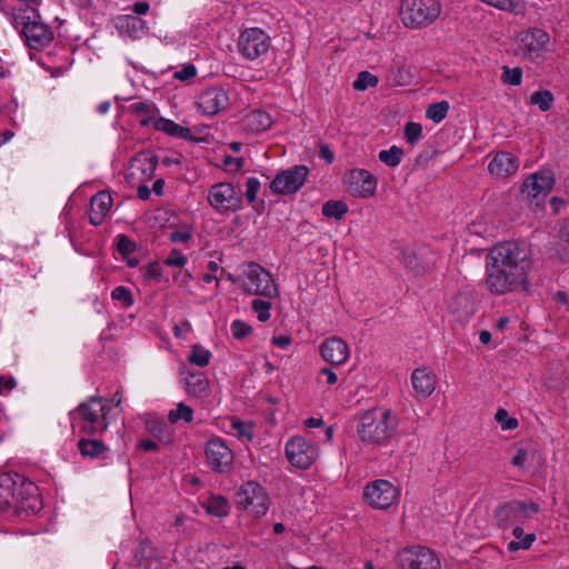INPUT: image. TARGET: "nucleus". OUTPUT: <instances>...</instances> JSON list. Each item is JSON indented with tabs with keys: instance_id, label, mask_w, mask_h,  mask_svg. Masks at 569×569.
Returning a JSON list of instances; mask_svg holds the SVG:
<instances>
[{
	"instance_id": "bf43d9fd",
	"label": "nucleus",
	"mask_w": 569,
	"mask_h": 569,
	"mask_svg": "<svg viewBox=\"0 0 569 569\" xmlns=\"http://www.w3.org/2000/svg\"><path fill=\"white\" fill-rule=\"evenodd\" d=\"M169 238L172 242H182L183 243L191 239V233L189 231L174 230V231L170 232Z\"/></svg>"
},
{
	"instance_id": "0eeeda50",
	"label": "nucleus",
	"mask_w": 569,
	"mask_h": 569,
	"mask_svg": "<svg viewBox=\"0 0 569 569\" xmlns=\"http://www.w3.org/2000/svg\"><path fill=\"white\" fill-rule=\"evenodd\" d=\"M398 569H440V560L436 553L423 546H408L395 557Z\"/></svg>"
},
{
	"instance_id": "a211bd4d",
	"label": "nucleus",
	"mask_w": 569,
	"mask_h": 569,
	"mask_svg": "<svg viewBox=\"0 0 569 569\" xmlns=\"http://www.w3.org/2000/svg\"><path fill=\"white\" fill-rule=\"evenodd\" d=\"M350 194L360 198H369L375 194L377 188L376 177L365 169L351 170L345 179Z\"/></svg>"
},
{
	"instance_id": "b1692460",
	"label": "nucleus",
	"mask_w": 569,
	"mask_h": 569,
	"mask_svg": "<svg viewBox=\"0 0 569 569\" xmlns=\"http://www.w3.org/2000/svg\"><path fill=\"white\" fill-rule=\"evenodd\" d=\"M112 206V197L108 191H99L90 200L89 220L93 226L102 223Z\"/></svg>"
},
{
	"instance_id": "e433bc0d",
	"label": "nucleus",
	"mask_w": 569,
	"mask_h": 569,
	"mask_svg": "<svg viewBox=\"0 0 569 569\" xmlns=\"http://www.w3.org/2000/svg\"><path fill=\"white\" fill-rule=\"evenodd\" d=\"M193 419V409L183 402H179L174 410H170L168 413V420L171 423H177L179 420L191 422Z\"/></svg>"
},
{
	"instance_id": "6e6d98bb",
	"label": "nucleus",
	"mask_w": 569,
	"mask_h": 569,
	"mask_svg": "<svg viewBox=\"0 0 569 569\" xmlns=\"http://www.w3.org/2000/svg\"><path fill=\"white\" fill-rule=\"evenodd\" d=\"M528 459L527 450L523 448H519L511 459V465L518 468L523 469Z\"/></svg>"
},
{
	"instance_id": "aec40b11",
	"label": "nucleus",
	"mask_w": 569,
	"mask_h": 569,
	"mask_svg": "<svg viewBox=\"0 0 569 569\" xmlns=\"http://www.w3.org/2000/svg\"><path fill=\"white\" fill-rule=\"evenodd\" d=\"M320 351L322 358L333 366L342 365L349 358V348L347 343L338 337H330L326 339L321 343Z\"/></svg>"
},
{
	"instance_id": "c9c22d12",
	"label": "nucleus",
	"mask_w": 569,
	"mask_h": 569,
	"mask_svg": "<svg viewBox=\"0 0 569 569\" xmlns=\"http://www.w3.org/2000/svg\"><path fill=\"white\" fill-rule=\"evenodd\" d=\"M348 211V206L343 201H327L322 206V214L327 218L341 219Z\"/></svg>"
},
{
	"instance_id": "ddd939ff",
	"label": "nucleus",
	"mask_w": 569,
	"mask_h": 569,
	"mask_svg": "<svg viewBox=\"0 0 569 569\" xmlns=\"http://www.w3.org/2000/svg\"><path fill=\"white\" fill-rule=\"evenodd\" d=\"M308 172L309 170L306 166H295L278 173L270 183V189L277 194L295 193L305 183Z\"/></svg>"
},
{
	"instance_id": "f03ea898",
	"label": "nucleus",
	"mask_w": 569,
	"mask_h": 569,
	"mask_svg": "<svg viewBox=\"0 0 569 569\" xmlns=\"http://www.w3.org/2000/svg\"><path fill=\"white\" fill-rule=\"evenodd\" d=\"M38 487L19 473L0 475V512H36L40 509Z\"/></svg>"
},
{
	"instance_id": "473e14b6",
	"label": "nucleus",
	"mask_w": 569,
	"mask_h": 569,
	"mask_svg": "<svg viewBox=\"0 0 569 569\" xmlns=\"http://www.w3.org/2000/svg\"><path fill=\"white\" fill-rule=\"evenodd\" d=\"M206 509L208 513L216 517H226L229 513L228 501L222 496H212L207 500Z\"/></svg>"
},
{
	"instance_id": "c03bdc74",
	"label": "nucleus",
	"mask_w": 569,
	"mask_h": 569,
	"mask_svg": "<svg viewBox=\"0 0 569 569\" xmlns=\"http://www.w3.org/2000/svg\"><path fill=\"white\" fill-rule=\"evenodd\" d=\"M495 418L501 425L503 430H511L518 427V420L516 418L509 417V413L506 409H498Z\"/></svg>"
},
{
	"instance_id": "864d4df0",
	"label": "nucleus",
	"mask_w": 569,
	"mask_h": 569,
	"mask_svg": "<svg viewBox=\"0 0 569 569\" xmlns=\"http://www.w3.org/2000/svg\"><path fill=\"white\" fill-rule=\"evenodd\" d=\"M162 276V268L159 262L153 261L147 266L144 277L150 280H158Z\"/></svg>"
},
{
	"instance_id": "5701e85b",
	"label": "nucleus",
	"mask_w": 569,
	"mask_h": 569,
	"mask_svg": "<svg viewBox=\"0 0 569 569\" xmlns=\"http://www.w3.org/2000/svg\"><path fill=\"white\" fill-rule=\"evenodd\" d=\"M449 313L460 323L470 320L475 312V302L467 293H458L452 297L448 306Z\"/></svg>"
},
{
	"instance_id": "37998d69",
	"label": "nucleus",
	"mask_w": 569,
	"mask_h": 569,
	"mask_svg": "<svg viewBox=\"0 0 569 569\" xmlns=\"http://www.w3.org/2000/svg\"><path fill=\"white\" fill-rule=\"evenodd\" d=\"M252 309L257 312L259 321L264 322L270 318L271 302L261 299H254L252 301Z\"/></svg>"
},
{
	"instance_id": "4d7b16f0",
	"label": "nucleus",
	"mask_w": 569,
	"mask_h": 569,
	"mask_svg": "<svg viewBox=\"0 0 569 569\" xmlns=\"http://www.w3.org/2000/svg\"><path fill=\"white\" fill-rule=\"evenodd\" d=\"M406 266L413 271L415 274H421L426 271L427 267L422 263H418L416 257H408Z\"/></svg>"
},
{
	"instance_id": "a878e982",
	"label": "nucleus",
	"mask_w": 569,
	"mask_h": 569,
	"mask_svg": "<svg viewBox=\"0 0 569 569\" xmlns=\"http://www.w3.org/2000/svg\"><path fill=\"white\" fill-rule=\"evenodd\" d=\"M241 128L249 133H260L272 124L270 114L263 110H251L241 119Z\"/></svg>"
},
{
	"instance_id": "1a4fd4ad",
	"label": "nucleus",
	"mask_w": 569,
	"mask_h": 569,
	"mask_svg": "<svg viewBox=\"0 0 569 569\" xmlns=\"http://www.w3.org/2000/svg\"><path fill=\"white\" fill-rule=\"evenodd\" d=\"M237 47L244 59L253 61L268 54L271 39L260 28H248L240 33Z\"/></svg>"
},
{
	"instance_id": "bb28decb",
	"label": "nucleus",
	"mask_w": 569,
	"mask_h": 569,
	"mask_svg": "<svg viewBox=\"0 0 569 569\" xmlns=\"http://www.w3.org/2000/svg\"><path fill=\"white\" fill-rule=\"evenodd\" d=\"M116 27L120 33L133 39L141 38L147 29L146 21L133 14L119 17Z\"/></svg>"
},
{
	"instance_id": "cd10ccee",
	"label": "nucleus",
	"mask_w": 569,
	"mask_h": 569,
	"mask_svg": "<svg viewBox=\"0 0 569 569\" xmlns=\"http://www.w3.org/2000/svg\"><path fill=\"white\" fill-rule=\"evenodd\" d=\"M157 168V159L149 154H139L131 160L129 176L136 178L141 176L142 180H149L153 177Z\"/></svg>"
},
{
	"instance_id": "13d9d810",
	"label": "nucleus",
	"mask_w": 569,
	"mask_h": 569,
	"mask_svg": "<svg viewBox=\"0 0 569 569\" xmlns=\"http://www.w3.org/2000/svg\"><path fill=\"white\" fill-rule=\"evenodd\" d=\"M153 104L152 103H149V102H137V103H133L132 104V109L138 113V114H147V116H151L152 112H153Z\"/></svg>"
},
{
	"instance_id": "4c0bfd02",
	"label": "nucleus",
	"mask_w": 569,
	"mask_h": 569,
	"mask_svg": "<svg viewBox=\"0 0 569 569\" xmlns=\"http://www.w3.org/2000/svg\"><path fill=\"white\" fill-rule=\"evenodd\" d=\"M482 2L496 7L500 10H508L516 14L525 11V4L521 0H481Z\"/></svg>"
},
{
	"instance_id": "412c9836",
	"label": "nucleus",
	"mask_w": 569,
	"mask_h": 569,
	"mask_svg": "<svg viewBox=\"0 0 569 569\" xmlns=\"http://www.w3.org/2000/svg\"><path fill=\"white\" fill-rule=\"evenodd\" d=\"M519 167V160L516 156L507 151L497 152L488 166L491 176L496 178H508L516 173Z\"/></svg>"
},
{
	"instance_id": "c756f323",
	"label": "nucleus",
	"mask_w": 569,
	"mask_h": 569,
	"mask_svg": "<svg viewBox=\"0 0 569 569\" xmlns=\"http://www.w3.org/2000/svg\"><path fill=\"white\" fill-rule=\"evenodd\" d=\"M187 392L196 398L208 396L209 381L202 373H190L186 379Z\"/></svg>"
},
{
	"instance_id": "69168bd1",
	"label": "nucleus",
	"mask_w": 569,
	"mask_h": 569,
	"mask_svg": "<svg viewBox=\"0 0 569 569\" xmlns=\"http://www.w3.org/2000/svg\"><path fill=\"white\" fill-rule=\"evenodd\" d=\"M272 343L280 348H286L291 343V338L289 336L273 337Z\"/></svg>"
},
{
	"instance_id": "3c124183",
	"label": "nucleus",
	"mask_w": 569,
	"mask_h": 569,
	"mask_svg": "<svg viewBox=\"0 0 569 569\" xmlns=\"http://www.w3.org/2000/svg\"><path fill=\"white\" fill-rule=\"evenodd\" d=\"M187 262L186 257L177 249L170 251L163 263L168 267L183 268Z\"/></svg>"
},
{
	"instance_id": "2f4dec72",
	"label": "nucleus",
	"mask_w": 569,
	"mask_h": 569,
	"mask_svg": "<svg viewBox=\"0 0 569 569\" xmlns=\"http://www.w3.org/2000/svg\"><path fill=\"white\" fill-rule=\"evenodd\" d=\"M78 449L82 457L89 458H99L108 450L104 443L97 439L79 440Z\"/></svg>"
},
{
	"instance_id": "338daca9",
	"label": "nucleus",
	"mask_w": 569,
	"mask_h": 569,
	"mask_svg": "<svg viewBox=\"0 0 569 569\" xmlns=\"http://www.w3.org/2000/svg\"><path fill=\"white\" fill-rule=\"evenodd\" d=\"M139 447L144 451H157L159 449L158 445L150 439L140 441Z\"/></svg>"
},
{
	"instance_id": "603ef678",
	"label": "nucleus",
	"mask_w": 569,
	"mask_h": 569,
	"mask_svg": "<svg viewBox=\"0 0 569 569\" xmlns=\"http://www.w3.org/2000/svg\"><path fill=\"white\" fill-rule=\"evenodd\" d=\"M232 429L237 432L239 438H246L250 440L252 438V426L240 420H233L231 422Z\"/></svg>"
},
{
	"instance_id": "4468645a",
	"label": "nucleus",
	"mask_w": 569,
	"mask_h": 569,
	"mask_svg": "<svg viewBox=\"0 0 569 569\" xmlns=\"http://www.w3.org/2000/svg\"><path fill=\"white\" fill-rule=\"evenodd\" d=\"M39 13L36 9H31V14L27 17L21 30L28 47L31 49H41L49 44L53 38L52 31L44 23L37 21Z\"/></svg>"
},
{
	"instance_id": "49530a36",
	"label": "nucleus",
	"mask_w": 569,
	"mask_h": 569,
	"mask_svg": "<svg viewBox=\"0 0 569 569\" xmlns=\"http://www.w3.org/2000/svg\"><path fill=\"white\" fill-rule=\"evenodd\" d=\"M111 297L120 301L124 307H130L133 303L130 290L123 286L116 287L111 292Z\"/></svg>"
},
{
	"instance_id": "7c9ffc66",
	"label": "nucleus",
	"mask_w": 569,
	"mask_h": 569,
	"mask_svg": "<svg viewBox=\"0 0 569 569\" xmlns=\"http://www.w3.org/2000/svg\"><path fill=\"white\" fill-rule=\"evenodd\" d=\"M512 536L515 537V540L508 542V550L511 552H515L520 549H529L531 545L536 541V535L527 533L525 535L523 527L516 526L512 528Z\"/></svg>"
},
{
	"instance_id": "c85d7f7f",
	"label": "nucleus",
	"mask_w": 569,
	"mask_h": 569,
	"mask_svg": "<svg viewBox=\"0 0 569 569\" xmlns=\"http://www.w3.org/2000/svg\"><path fill=\"white\" fill-rule=\"evenodd\" d=\"M150 121H152L151 117L148 119H142L141 124L148 126L150 123ZM153 127L157 130L163 131L172 137H178V138H182L186 140L192 139L191 130L189 128L181 127L178 123H176L169 119H164V118L153 119Z\"/></svg>"
},
{
	"instance_id": "7ed1b4c3",
	"label": "nucleus",
	"mask_w": 569,
	"mask_h": 569,
	"mask_svg": "<svg viewBox=\"0 0 569 569\" xmlns=\"http://www.w3.org/2000/svg\"><path fill=\"white\" fill-rule=\"evenodd\" d=\"M398 425V417L390 410L373 408L359 417L357 433L363 443L388 446L397 435Z\"/></svg>"
},
{
	"instance_id": "20e7f679",
	"label": "nucleus",
	"mask_w": 569,
	"mask_h": 569,
	"mask_svg": "<svg viewBox=\"0 0 569 569\" xmlns=\"http://www.w3.org/2000/svg\"><path fill=\"white\" fill-rule=\"evenodd\" d=\"M439 0H401L399 16L408 29H423L432 24L441 14Z\"/></svg>"
},
{
	"instance_id": "f3484780",
	"label": "nucleus",
	"mask_w": 569,
	"mask_h": 569,
	"mask_svg": "<svg viewBox=\"0 0 569 569\" xmlns=\"http://www.w3.org/2000/svg\"><path fill=\"white\" fill-rule=\"evenodd\" d=\"M206 458L213 471L227 472L232 465L233 453L221 439L214 438L206 445Z\"/></svg>"
},
{
	"instance_id": "a19ab883",
	"label": "nucleus",
	"mask_w": 569,
	"mask_h": 569,
	"mask_svg": "<svg viewBox=\"0 0 569 569\" xmlns=\"http://www.w3.org/2000/svg\"><path fill=\"white\" fill-rule=\"evenodd\" d=\"M378 84V78L369 71H361L357 80L353 82V88L358 91H363L370 87Z\"/></svg>"
},
{
	"instance_id": "9d476101",
	"label": "nucleus",
	"mask_w": 569,
	"mask_h": 569,
	"mask_svg": "<svg viewBox=\"0 0 569 569\" xmlns=\"http://www.w3.org/2000/svg\"><path fill=\"white\" fill-rule=\"evenodd\" d=\"M236 503L254 517L266 515L269 509V498L263 488L253 481L243 483L236 492Z\"/></svg>"
},
{
	"instance_id": "6ab92c4d",
	"label": "nucleus",
	"mask_w": 569,
	"mask_h": 569,
	"mask_svg": "<svg viewBox=\"0 0 569 569\" xmlns=\"http://www.w3.org/2000/svg\"><path fill=\"white\" fill-rule=\"evenodd\" d=\"M229 104L227 92L220 88H208L199 97V109L209 116H214L224 110Z\"/></svg>"
},
{
	"instance_id": "f704fd0d",
	"label": "nucleus",
	"mask_w": 569,
	"mask_h": 569,
	"mask_svg": "<svg viewBox=\"0 0 569 569\" xmlns=\"http://www.w3.org/2000/svg\"><path fill=\"white\" fill-rule=\"evenodd\" d=\"M211 359V352L200 345H193L188 361L198 367H206Z\"/></svg>"
},
{
	"instance_id": "a18cd8bd",
	"label": "nucleus",
	"mask_w": 569,
	"mask_h": 569,
	"mask_svg": "<svg viewBox=\"0 0 569 569\" xmlns=\"http://www.w3.org/2000/svg\"><path fill=\"white\" fill-rule=\"evenodd\" d=\"M421 133L422 128L419 123L408 122L405 126V138L411 146H413L421 138Z\"/></svg>"
},
{
	"instance_id": "052dcab7",
	"label": "nucleus",
	"mask_w": 569,
	"mask_h": 569,
	"mask_svg": "<svg viewBox=\"0 0 569 569\" xmlns=\"http://www.w3.org/2000/svg\"><path fill=\"white\" fill-rule=\"evenodd\" d=\"M16 380L11 377L0 376V393L10 391L16 387Z\"/></svg>"
},
{
	"instance_id": "9b49d317",
	"label": "nucleus",
	"mask_w": 569,
	"mask_h": 569,
	"mask_svg": "<svg viewBox=\"0 0 569 569\" xmlns=\"http://www.w3.org/2000/svg\"><path fill=\"white\" fill-rule=\"evenodd\" d=\"M399 497V490L390 481L379 479L368 483L363 489V499L373 508L387 509Z\"/></svg>"
},
{
	"instance_id": "e2e57ef3",
	"label": "nucleus",
	"mask_w": 569,
	"mask_h": 569,
	"mask_svg": "<svg viewBox=\"0 0 569 569\" xmlns=\"http://www.w3.org/2000/svg\"><path fill=\"white\" fill-rule=\"evenodd\" d=\"M149 3L146 1L136 2L132 6V11L137 16L146 14L149 10Z\"/></svg>"
},
{
	"instance_id": "0e129e2a",
	"label": "nucleus",
	"mask_w": 569,
	"mask_h": 569,
	"mask_svg": "<svg viewBox=\"0 0 569 569\" xmlns=\"http://www.w3.org/2000/svg\"><path fill=\"white\" fill-rule=\"evenodd\" d=\"M320 375L326 377L328 385H335L338 380L337 375L330 368H322Z\"/></svg>"
},
{
	"instance_id": "2eb2a0df",
	"label": "nucleus",
	"mask_w": 569,
	"mask_h": 569,
	"mask_svg": "<svg viewBox=\"0 0 569 569\" xmlns=\"http://www.w3.org/2000/svg\"><path fill=\"white\" fill-rule=\"evenodd\" d=\"M286 456L292 466L299 469H307L316 460L318 450L303 438L293 437L286 446Z\"/></svg>"
},
{
	"instance_id": "dca6fc26",
	"label": "nucleus",
	"mask_w": 569,
	"mask_h": 569,
	"mask_svg": "<svg viewBox=\"0 0 569 569\" xmlns=\"http://www.w3.org/2000/svg\"><path fill=\"white\" fill-rule=\"evenodd\" d=\"M555 183V174L549 169L540 170L527 178L522 186L521 192L527 199H543L552 189Z\"/></svg>"
},
{
	"instance_id": "8fccbe9b",
	"label": "nucleus",
	"mask_w": 569,
	"mask_h": 569,
	"mask_svg": "<svg viewBox=\"0 0 569 569\" xmlns=\"http://www.w3.org/2000/svg\"><path fill=\"white\" fill-rule=\"evenodd\" d=\"M260 190V181L254 178V177H251L247 180V183H246V199L249 203H253L256 200H257V194Z\"/></svg>"
},
{
	"instance_id": "72a5a7b5",
	"label": "nucleus",
	"mask_w": 569,
	"mask_h": 569,
	"mask_svg": "<svg viewBox=\"0 0 569 569\" xmlns=\"http://www.w3.org/2000/svg\"><path fill=\"white\" fill-rule=\"evenodd\" d=\"M553 102V93L549 90H538L530 96V103L538 106L542 112L549 111Z\"/></svg>"
},
{
	"instance_id": "423d86ee",
	"label": "nucleus",
	"mask_w": 569,
	"mask_h": 569,
	"mask_svg": "<svg viewBox=\"0 0 569 569\" xmlns=\"http://www.w3.org/2000/svg\"><path fill=\"white\" fill-rule=\"evenodd\" d=\"M76 412L82 418L81 432L97 435L108 428V409L101 397H91L87 402L81 403Z\"/></svg>"
},
{
	"instance_id": "ea45409f",
	"label": "nucleus",
	"mask_w": 569,
	"mask_h": 569,
	"mask_svg": "<svg viewBox=\"0 0 569 569\" xmlns=\"http://www.w3.org/2000/svg\"><path fill=\"white\" fill-rule=\"evenodd\" d=\"M449 110V103L447 101H440L437 103H432L428 107L426 116L431 119L433 122H441Z\"/></svg>"
},
{
	"instance_id": "58836bf2",
	"label": "nucleus",
	"mask_w": 569,
	"mask_h": 569,
	"mask_svg": "<svg viewBox=\"0 0 569 569\" xmlns=\"http://www.w3.org/2000/svg\"><path fill=\"white\" fill-rule=\"evenodd\" d=\"M403 156V150L397 146H392L388 150H381L379 152V160L388 167H397Z\"/></svg>"
},
{
	"instance_id": "774afa93",
	"label": "nucleus",
	"mask_w": 569,
	"mask_h": 569,
	"mask_svg": "<svg viewBox=\"0 0 569 569\" xmlns=\"http://www.w3.org/2000/svg\"><path fill=\"white\" fill-rule=\"evenodd\" d=\"M323 425V420L321 418H308L307 420H305V426L307 428H318V427H321Z\"/></svg>"
},
{
	"instance_id": "4be33fe9",
	"label": "nucleus",
	"mask_w": 569,
	"mask_h": 569,
	"mask_svg": "<svg viewBox=\"0 0 569 569\" xmlns=\"http://www.w3.org/2000/svg\"><path fill=\"white\" fill-rule=\"evenodd\" d=\"M549 39V34L545 30L533 28L521 34L520 43L530 58H537L546 49Z\"/></svg>"
},
{
	"instance_id": "f8f14e48",
	"label": "nucleus",
	"mask_w": 569,
	"mask_h": 569,
	"mask_svg": "<svg viewBox=\"0 0 569 569\" xmlns=\"http://www.w3.org/2000/svg\"><path fill=\"white\" fill-rule=\"evenodd\" d=\"M247 280L242 289L251 295L272 297L276 292L272 276L256 262H250L246 271Z\"/></svg>"
},
{
	"instance_id": "09e8293b",
	"label": "nucleus",
	"mask_w": 569,
	"mask_h": 569,
	"mask_svg": "<svg viewBox=\"0 0 569 569\" xmlns=\"http://www.w3.org/2000/svg\"><path fill=\"white\" fill-rule=\"evenodd\" d=\"M251 331H252L251 326L241 320H234L231 323V332L236 339H243L247 336H249L251 333Z\"/></svg>"
},
{
	"instance_id": "5fc2aeb1",
	"label": "nucleus",
	"mask_w": 569,
	"mask_h": 569,
	"mask_svg": "<svg viewBox=\"0 0 569 569\" xmlns=\"http://www.w3.org/2000/svg\"><path fill=\"white\" fill-rule=\"evenodd\" d=\"M197 71L193 64H186L183 68L174 73V78L186 81L196 76Z\"/></svg>"
},
{
	"instance_id": "39448f33",
	"label": "nucleus",
	"mask_w": 569,
	"mask_h": 569,
	"mask_svg": "<svg viewBox=\"0 0 569 569\" xmlns=\"http://www.w3.org/2000/svg\"><path fill=\"white\" fill-rule=\"evenodd\" d=\"M540 512V506L533 501L510 500L499 505L493 511V519L499 529L507 530L523 526L532 516Z\"/></svg>"
},
{
	"instance_id": "393cba45",
	"label": "nucleus",
	"mask_w": 569,
	"mask_h": 569,
	"mask_svg": "<svg viewBox=\"0 0 569 569\" xmlns=\"http://www.w3.org/2000/svg\"><path fill=\"white\" fill-rule=\"evenodd\" d=\"M412 387L417 398L426 399L436 389V377L427 368H418L411 376Z\"/></svg>"
},
{
	"instance_id": "79ce46f5",
	"label": "nucleus",
	"mask_w": 569,
	"mask_h": 569,
	"mask_svg": "<svg viewBox=\"0 0 569 569\" xmlns=\"http://www.w3.org/2000/svg\"><path fill=\"white\" fill-rule=\"evenodd\" d=\"M502 70L503 71L501 74V79L506 84L519 86L521 83V79H522L521 68L517 67V68L510 69L508 67H503Z\"/></svg>"
},
{
	"instance_id": "f257e3e1",
	"label": "nucleus",
	"mask_w": 569,
	"mask_h": 569,
	"mask_svg": "<svg viewBox=\"0 0 569 569\" xmlns=\"http://www.w3.org/2000/svg\"><path fill=\"white\" fill-rule=\"evenodd\" d=\"M531 251L526 243L503 241L486 256V288L493 295L528 290Z\"/></svg>"
},
{
	"instance_id": "de8ad7c7",
	"label": "nucleus",
	"mask_w": 569,
	"mask_h": 569,
	"mask_svg": "<svg viewBox=\"0 0 569 569\" xmlns=\"http://www.w3.org/2000/svg\"><path fill=\"white\" fill-rule=\"evenodd\" d=\"M117 249L121 256L127 257L134 251L136 243L131 241L127 236L119 234L117 237Z\"/></svg>"
},
{
	"instance_id": "680f3d73",
	"label": "nucleus",
	"mask_w": 569,
	"mask_h": 569,
	"mask_svg": "<svg viewBox=\"0 0 569 569\" xmlns=\"http://www.w3.org/2000/svg\"><path fill=\"white\" fill-rule=\"evenodd\" d=\"M319 157L325 159L327 163H331L335 159V154L328 144H321L319 149Z\"/></svg>"
},
{
	"instance_id": "6e6552de",
	"label": "nucleus",
	"mask_w": 569,
	"mask_h": 569,
	"mask_svg": "<svg viewBox=\"0 0 569 569\" xmlns=\"http://www.w3.org/2000/svg\"><path fill=\"white\" fill-rule=\"evenodd\" d=\"M207 200L219 213L237 212L242 209V194L230 182H219L210 187Z\"/></svg>"
}]
</instances>
